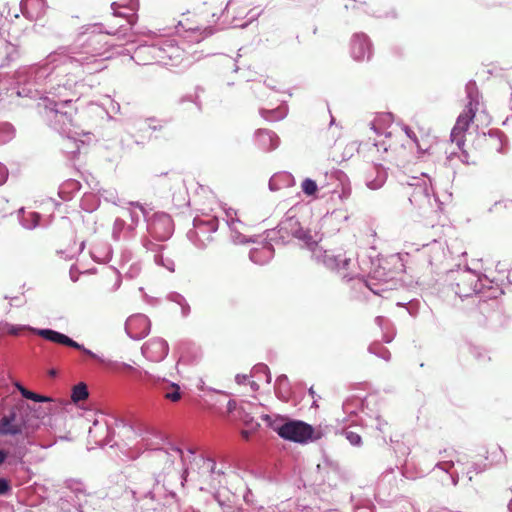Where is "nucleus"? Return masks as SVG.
<instances>
[{"instance_id": "1", "label": "nucleus", "mask_w": 512, "mask_h": 512, "mask_svg": "<svg viewBox=\"0 0 512 512\" xmlns=\"http://www.w3.org/2000/svg\"><path fill=\"white\" fill-rule=\"evenodd\" d=\"M95 37L86 46L74 45L50 53L43 63L24 67L17 72L18 96L38 98V110L50 127L65 136L64 151L73 157L79 153L78 137L83 134L73 117L71 107L78 99L77 87L81 72L93 73L102 69L97 56L100 49L92 47Z\"/></svg>"}, {"instance_id": "2", "label": "nucleus", "mask_w": 512, "mask_h": 512, "mask_svg": "<svg viewBox=\"0 0 512 512\" xmlns=\"http://www.w3.org/2000/svg\"><path fill=\"white\" fill-rule=\"evenodd\" d=\"M278 233L283 242L290 236L303 242L304 246L311 251L312 258L325 267L339 272L348 270L351 258L346 255H336L330 251L323 250L322 247L318 245L321 241V236L316 232L312 233L310 230H304L298 219L289 213L278 225ZM342 276L343 278L352 279V277L345 272H342Z\"/></svg>"}, {"instance_id": "3", "label": "nucleus", "mask_w": 512, "mask_h": 512, "mask_svg": "<svg viewBox=\"0 0 512 512\" xmlns=\"http://www.w3.org/2000/svg\"><path fill=\"white\" fill-rule=\"evenodd\" d=\"M123 432L128 436V437H134V439H137L139 438L140 440L137 441V445H140V447H138V452L142 449H152V450H157V458L159 460H163L165 461L166 465H168V467H171L174 463V460L176 457H179L182 459L183 463L185 464L188 460L190 461V458L193 457L194 461H196V464L200 465L199 467V474L202 476V477H205L207 479H210L211 480V483L216 480L217 477H220L221 475L224 474V471L222 469H216V463L213 459H210V458H204V457H199V458H196L194 457L195 455V451L191 448H189L187 450V455H184L183 451L178 448V447H171L170 450H162V449H159V445H160V441H162V437L156 433H152V432H142V431H137L135 430V428L133 426H123Z\"/></svg>"}, {"instance_id": "4", "label": "nucleus", "mask_w": 512, "mask_h": 512, "mask_svg": "<svg viewBox=\"0 0 512 512\" xmlns=\"http://www.w3.org/2000/svg\"><path fill=\"white\" fill-rule=\"evenodd\" d=\"M135 57L144 65L156 62L165 66H175L183 60L184 49L175 39L165 38L157 43L138 47Z\"/></svg>"}, {"instance_id": "5", "label": "nucleus", "mask_w": 512, "mask_h": 512, "mask_svg": "<svg viewBox=\"0 0 512 512\" xmlns=\"http://www.w3.org/2000/svg\"><path fill=\"white\" fill-rule=\"evenodd\" d=\"M454 281L453 290L460 298H467L482 293L485 288L491 290L487 297L496 298L502 291L491 286L492 281L487 276H481L476 271L464 268L451 273Z\"/></svg>"}, {"instance_id": "6", "label": "nucleus", "mask_w": 512, "mask_h": 512, "mask_svg": "<svg viewBox=\"0 0 512 512\" xmlns=\"http://www.w3.org/2000/svg\"><path fill=\"white\" fill-rule=\"evenodd\" d=\"M408 185L412 188L409 201L415 214L423 218L437 214L440 207L437 199L431 194L430 179L413 177Z\"/></svg>"}, {"instance_id": "7", "label": "nucleus", "mask_w": 512, "mask_h": 512, "mask_svg": "<svg viewBox=\"0 0 512 512\" xmlns=\"http://www.w3.org/2000/svg\"><path fill=\"white\" fill-rule=\"evenodd\" d=\"M465 90L468 104L464 111L458 116L450 135L451 141L455 143L459 149L464 145V132L468 129L479 108V92L476 83L473 81L468 82Z\"/></svg>"}, {"instance_id": "8", "label": "nucleus", "mask_w": 512, "mask_h": 512, "mask_svg": "<svg viewBox=\"0 0 512 512\" xmlns=\"http://www.w3.org/2000/svg\"><path fill=\"white\" fill-rule=\"evenodd\" d=\"M264 419L269 422L271 428L283 439L297 443H306L313 438L314 429L305 422L296 420L284 421V419L271 421V417L268 415Z\"/></svg>"}, {"instance_id": "9", "label": "nucleus", "mask_w": 512, "mask_h": 512, "mask_svg": "<svg viewBox=\"0 0 512 512\" xmlns=\"http://www.w3.org/2000/svg\"><path fill=\"white\" fill-rule=\"evenodd\" d=\"M123 212V217H117L112 226V238L116 241L133 238L137 225L145 217V210L139 203H130Z\"/></svg>"}, {"instance_id": "10", "label": "nucleus", "mask_w": 512, "mask_h": 512, "mask_svg": "<svg viewBox=\"0 0 512 512\" xmlns=\"http://www.w3.org/2000/svg\"><path fill=\"white\" fill-rule=\"evenodd\" d=\"M218 219L196 217L193 221V229L189 230V240L198 248H205L212 241V234L218 229Z\"/></svg>"}, {"instance_id": "11", "label": "nucleus", "mask_w": 512, "mask_h": 512, "mask_svg": "<svg viewBox=\"0 0 512 512\" xmlns=\"http://www.w3.org/2000/svg\"><path fill=\"white\" fill-rule=\"evenodd\" d=\"M35 331L38 333L39 336L43 337L46 340L80 350L83 353H85L87 356H90L91 358L96 359L105 365H108V366L116 365V362L106 360V359L98 356L97 354H95L91 350L85 348L82 344L77 343L76 341L69 338L65 334H62L60 332H57V331L51 330V329L35 330Z\"/></svg>"}, {"instance_id": "12", "label": "nucleus", "mask_w": 512, "mask_h": 512, "mask_svg": "<svg viewBox=\"0 0 512 512\" xmlns=\"http://www.w3.org/2000/svg\"><path fill=\"white\" fill-rule=\"evenodd\" d=\"M174 226L171 217L166 213H156L147 223V231L157 240L165 241L173 233Z\"/></svg>"}, {"instance_id": "13", "label": "nucleus", "mask_w": 512, "mask_h": 512, "mask_svg": "<svg viewBox=\"0 0 512 512\" xmlns=\"http://www.w3.org/2000/svg\"><path fill=\"white\" fill-rule=\"evenodd\" d=\"M225 222L230 230L231 240L236 244L246 243V231L248 226L244 223L238 214V211L233 208H224Z\"/></svg>"}, {"instance_id": "14", "label": "nucleus", "mask_w": 512, "mask_h": 512, "mask_svg": "<svg viewBox=\"0 0 512 512\" xmlns=\"http://www.w3.org/2000/svg\"><path fill=\"white\" fill-rule=\"evenodd\" d=\"M351 57L358 62L368 61L372 57V44L364 33H355L350 42Z\"/></svg>"}, {"instance_id": "15", "label": "nucleus", "mask_w": 512, "mask_h": 512, "mask_svg": "<svg viewBox=\"0 0 512 512\" xmlns=\"http://www.w3.org/2000/svg\"><path fill=\"white\" fill-rule=\"evenodd\" d=\"M141 350L146 359L152 362H160L168 355L169 345L163 338L155 337L148 340Z\"/></svg>"}, {"instance_id": "16", "label": "nucleus", "mask_w": 512, "mask_h": 512, "mask_svg": "<svg viewBox=\"0 0 512 512\" xmlns=\"http://www.w3.org/2000/svg\"><path fill=\"white\" fill-rule=\"evenodd\" d=\"M150 320L143 314L130 316L125 324V330L130 338L139 340L148 335L150 331Z\"/></svg>"}, {"instance_id": "17", "label": "nucleus", "mask_w": 512, "mask_h": 512, "mask_svg": "<svg viewBox=\"0 0 512 512\" xmlns=\"http://www.w3.org/2000/svg\"><path fill=\"white\" fill-rule=\"evenodd\" d=\"M48 5L46 0H21L20 10L25 18L37 21L46 14Z\"/></svg>"}, {"instance_id": "18", "label": "nucleus", "mask_w": 512, "mask_h": 512, "mask_svg": "<svg viewBox=\"0 0 512 512\" xmlns=\"http://www.w3.org/2000/svg\"><path fill=\"white\" fill-rule=\"evenodd\" d=\"M143 245L148 251L154 253L153 259L155 264L164 267L169 272L175 271V263L173 259L169 256H165L163 253L166 248L164 245L154 244L149 240H145Z\"/></svg>"}, {"instance_id": "19", "label": "nucleus", "mask_w": 512, "mask_h": 512, "mask_svg": "<svg viewBox=\"0 0 512 512\" xmlns=\"http://www.w3.org/2000/svg\"><path fill=\"white\" fill-rule=\"evenodd\" d=\"M387 180V172L381 165H374L366 173L365 183L371 190L380 189Z\"/></svg>"}, {"instance_id": "20", "label": "nucleus", "mask_w": 512, "mask_h": 512, "mask_svg": "<svg viewBox=\"0 0 512 512\" xmlns=\"http://www.w3.org/2000/svg\"><path fill=\"white\" fill-rule=\"evenodd\" d=\"M258 146L265 151H271L279 146V137L270 130L259 129L256 132Z\"/></svg>"}, {"instance_id": "21", "label": "nucleus", "mask_w": 512, "mask_h": 512, "mask_svg": "<svg viewBox=\"0 0 512 512\" xmlns=\"http://www.w3.org/2000/svg\"><path fill=\"white\" fill-rule=\"evenodd\" d=\"M109 435V428L105 423H100L98 420L93 422V427L89 429L90 438L94 439L96 444L106 445L110 440L106 439Z\"/></svg>"}, {"instance_id": "22", "label": "nucleus", "mask_w": 512, "mask_h": 512, "mask_svg": "<svg viewBox=\"0 0 512 512\" xmlns=\"http://www.w3.org/2000/svg\"><path fill=\"white\" fill-rule=\"evenodd\" d=\"M274 254V249L271 244H265L260 248H253L250 250L249 257L252 262L263 265L267 263Z\"/></svg>"}, {"instance_id": "23", "label": "nucleus", "mask_w": 512, "mask_h": 512, "mask_svg": "<svg viewBox=\"0 0 512 512\" xmlns=\"http://www.w3.org/2000/svg\"><path fill=\"white\" fill-rule=\"evenodd\" d=\"M454 467V461L452 459L449 460H441L438 461L434 467L435 470H441L447 474L446 479H442V484L446 485L448 480L451 482L453 486H456L459 482V475L457 473H451V469Z\"/></svg>"}, {"instance_id": "24", "label": "nucleus", "mask_w": 512, "mask_h": 512, "mask_svg": "<svg viewBox=\"0 0 512 512\" xmlns=\"http://www.w3.org/2000/svg\"><path fill=\"white\" fill-rule=\"evenodd\" d=\"M15 414L4 416L0 420V435H16L21 433V425L14 422Z\"/></svg>"}, {"instance_id": "25", "label": "nucleus", "mask_w": 512, "mask_h": 512, "mask_svg": "<svg viewBox=\"0 0 512 512\" xmlns=\"http://www.w3.org/2000/svg\"><path fill=\"white\" fill-rule=\"evenodd\" d=\"M149 495L151 499L160 502L168 497L174 498L175 492L173 489L168 488L165 483L161 484L157 480L156 484L153 486V489L149 492Z\"/></svg>"}, {"instance_id": "26", "label": "nucleus", "mask_w": 512, "mask_h": 512, "mask_svg": "<svg viewBox=\"0 0 512 512\" xmlns=\"http://www.w3.org/2000/svg\"><path fill=\"white\" fill-rule=\"evenodd\" d=\"M19 220L21 225L28 230L39 225L40 215L36 212H25L24 208L19 209Z\"/></svg>"}, {"instance_id": "27", "label": "nucleus", "mask_w": 512, "mask_h": 512, "mask_svg": "<svg viewBox=\"0 0 512 512\" xmlns=\"http://www.w3.org/2000/svg\"><path fill=\"white\" fill-rule=\"evenodd\" d=\"M390 122H391V115L390 114L379 115L371 123V128L374 130V132L378 136L385 135V137H390L392 132L391 131H387V127H385V125L390 123Z\"/></svg>"}, {"instance_id": "28", "label": "nucleus", "mask_w": 512, "mask_h": 512, "mask_svg": "<svg viewBox=\"0 0 512 512\" xmlns=\"http://www.w3.org/2000/svg\"><path fill=\"white\" fill-rule=\"evenodd\" d=\"M402 130L407 135V137L413 141V143L416 145L418 152L420 154L430 152V150L432 149V145L430 143H428L427 140H425V139L419 140L417 138L416 134L408 126H403Z\"/></svg>"}, {"instance_id": "29", "label": "nucleus", "mask_w": 512, "mask_h": 512, "mask_svg": "<svg viewBox=\"0 0 512 512\" xmlns=\"http://www.w3.org/2000/svg\"><path fill=\"white\" fill-rule=\"evenodd\" d=\"M161 389L163 391L165 398H167L173 402L180 400L181 393L179 391L180 388L177 384L170 383V382L163 380Z\"/></svg>"}, {"instance_id": "30", "label": "nucleus", "mask_w": 512, "mask_h": 512, "mask_svg": "<svg viewBox=\"0 0 512 512\" xmlns=\"http://www.w3.org/2000/svg\"><path fill=\"white\" fill-rule=\"evenodd\" d=\"M275 390L278 397L287 400L290 395L289 381L286 375H280L276 379Z\"/></svg>"}, {"instance_id": "31", "label": "nucleus", "mask_w": 512, "mask_h": 512, "mask_svg": "<svg viewBox=\"0 0 512 512\" xmlns=\"http://www.w3.org/2000/svg\"><path fill=\"white\" fill-rule=\"evenodd\" d=\"M261 116L268 121H277L283 119L287 115V109L285 107H278L276 109L260 111Z\"/></svg>"}, {"instance_id": "32", "label": "nucleus", "mask_w": 512, "mask_h": 512, "mask_svg": "<svg viewBox=\"0 0 512 512\" xmlns=\"http://www.w3.org/2000/svg\"><path fill=\"white\" fill-rule=\"evenodd\" d=\"M168 299L171 302H174V303H176L177 305L180 306L181 314H182L183 317H187L189 315V313H190V306H189L188 302L186 301V299L184 298V296H182L179 293H171L168 296Z\"/></svg>"}, {"instance_id": "33", "label": "nucleus", "mask_w": 512, "mask_h": 512, "mask_svg": "<svg viewBox=\"0 0 512 512\" xmlns=\"http://www.w3.org/2000/svg\"><path fill=\"white\" fill-rule=\"evenodd\" d=\"M375 321H376L377 325H378V326L383 330V332H384V334H383V340H384L386 343L391 342V341L393 340V338H394L395 333H394V331H393V330H391V332L389 331V330H390V328H389V326H390L389 321H388L386 318L382 317V316H378V317H376Z\"/></svg>"}, {"instance_id": "34", "label": "nucleus", "mask_w": 512, "mask_h": 512, "mask_svg": "<svg viewBox=\"0 0 512 512\" xmlns=\"http://www.w3.org/2000/svg\"><path fill=\"white\" fill-rule=\"evenodd\" d=\"M88 389L84 383H79L74 386L72 390V400L77 403L79 401L85 400L88 397Z\"/></svg>"}, {"instance_id": "35", "label": "nucleus", "mask_w": 512, "mask_h": 512, "mask_svg": "<svg viewBox=\"0 0 512 512\" xmlns=\"http://www.w3.org/2000/svg\"><path fill=\"white\" fill-rule=\"evenodd\" d=\"M362 406V400L359 398H351L343 403V412L349 416L356 413V409Z\"/></svg>"}, {"instance_id": "36", "label": "nucleus", "mask_w": 512, "mask_h": 512, "mask_svg": "<svg viewBox=\"0 0 512 512\" xmlns=\"http://www.w3.org/2000/svg\"><path fill=\"white\" fill-rule=\"evenodd\" d=\"M14 137V128L10 123H0V142L5 143Z\"/></svg>"}, {"instance_id": "37", "label": "nucleus", "mask_w": 512, "mask_h": 512, "mask_svg": "<svg viewBox=\"0 0 512 512\" xmlns=\"http://www.w3.org/2000/svg\"><path fill=\"white\" fill-rule=\"evenodd\" d=\"M366 426H370L372 428H375L379 432L384 433L386 431L388 423H387V421L382 419L379 415H377L374 418L370 417L369 421L366 422Z\"/></svg>"}, {"instance_id": "38", "label": "nucleus", "mask_w": 512, "mask_h": 512, "mask_svg": "<svg viewBox=\"0 0 512 512\" xmlns=\"http://www.w3.org/2000/svg\"><path fill=\"white\" fill-rule=\"evenodd\" d=\"M369 352L377 355L378 357L388 361L390 359V352L385 347L381 346L378 343H374L369 346Z\"/></svg>"}, {"instance_id": "39", "label": "nucleus", "mask_w": 512, "mask_h": 512, "mask_svg": "<svg viewBox=\"0 0 512 512\" xmlns=\"http://www.w3.org/2000/svg\"><path fill=\"white\" fill-rule=\"evenodd\" d=\"M301 188L304 194H306L307 196H312L316 193L318 186L314 180L306 178L302 181Z\"/></svg>"}, {"instance_id": "40", "label": "nucleus", "mask_w": 512, "mask_h": 512, "mask_svg": "<svg viewBox=\"0 0 512 512\" xmlns=\"http://www.w3.org/2000/svg\"><path fill=\"white\" fill-rule=\"evenodd\" d=\"M343 434H344L345 438L350 442L351 445L359 446L361 444V436L359 435V433L349 430V429H345L343 431Z\"/></svg>"}, {"instance_id": "41", "label": "nucleus", "mask_w": 512, "mask_h": 512, "mask_svg": "<svg viewBox=\"0 0 512 512\" xmlns=\"http://www.w3.org/2000/svg\"><path fill=\"white\" fill-rule=\"evenodd\" d=\"M26 328L30 329L31 331H33L34 333H36L38 335V333L35 331L36 330L35 328H30V327L20 326V325L5 324L4 330L8 334L18 335L22 330H24Z\"/></svg>"}, {"instance_id": "42", "label": "nucleus", "mask_w": 512, "mask_h": 512, "mask_svg": "<svg viewBox=\"0 0 512 512\" xmlns=\"http://www.w3.org/2000/svg\"><path fill=\"white\" fill-rule=\"evenodd\" d=\"M253 373H254V375H256L258 373H262L266 377V382L267 383L271 382V375H270V372H269V368L265 364H257V365H255L253 367Z\"/></svg>"}, {"instance_id": "43", "label": "nucleus", "mask_w": 512, "mask_h": 512, "mask_svg": "<svg viewBox=\"0 0 512 512\" xmlns=\"http://www.w3.org/2000/svg\"><path fill=\"white\" fill-rule=\"evenodd\" d=\"M24 398L26 399H30V400H33L35 402H48L50 401V399L48 397H45V396H41V395H38L34 392H31V391H24Z\"/></svg>"}, {"instance_id": "44", "label": "nucleus", "mask_w": 512, "mask_h": 512, "mask_svg": "<svg viewBox=\"0 0 512 512\" xmlns=\"http://www.w3.org/2000/svg\"><path fill=\"white\" fill-rule=\"evenodd\" d=\"M141 271V267L139 264L137 263H134L130 266V268L126 271V275L129 277V278H135L139 275Z\"/></svg>"}, {"instance_id": "45", "label": "nucleus", "mask_w": 512, "mask_h": 512, "mask_svg": "<svg viewBox=\"0 0 512 512\" xmlns=\"http://www.w3.org/2000/svg\"><path fill=\"white\" fill-rule=\"evenodd\" d=\"M280 178H285L286 180H291V177L290 175H280V176H273L270 181H269V188L271 190H277L279 189L278 185H277V181L280 179Z\"/></svg>"}, {"instance_id": "46", "label": "nucleus", "mask_w": 512, "mask_h": 512, "mask_svg": "<svg viewBox=\"0 0 512 512\" xmlns=\"http://www.w3.org/2000/svg\"><path fill=\"white\" fill-rule=\"evenodd\" d=\"M148 127L152 130H160L163 128V124L161 121L155 119V118H149L146 120Z\"/></svg>"}, {"instance_id": "47", "label": "nucleus", "mask_w": 512, "mask_h": 512, "mask_svg": "<svg viewBox=\"0 0 512 512\" xmlns=\"http://www.w3.org/2000/svg\"><path fill=\"white\" fill-rule=\"evenodd\" d=\"M9 490H10L9 482L4 478H0V495L6 494Z\"/></svg>"}, {"instance_id": "48", "label": "nucleus", "mask_w": 512, "mask_h": 512, "mask_svg": "<svg viewBox=\"0 0 512 512\" xmlns=\"http://www.w3.org/2000/svg\"><path fill=\"white\" fill-rule=\"evenodd\" d=\"M8 169L0 163V185L4 184L8 178Z\"/></svg>"}, {"instance_id": "49", "label": "nucleus", "mask_w": 512, "mask_h": 512, "mask_svg": "<svg viewBox=\"0 0 512 512\" xmlns=\"http://www.w3.org/2000/svg\"><path fill=\"white\" fill-rule=\"evenodd\" d=\"M372 148L377 150L378 152L380 150H382L383 152L387 153L388 152V146L386 145L385 142H380V141H376L373 145H372Z\"/></svg>"}, {"instance_id": "50", "label": "nucleus", "mask_w": 512, "mask_h": 512, "mask_svg": "<svg viewBox=\"0 0 512 512\" xmlns=\"http://www.w3.org/2000/svg\"><path fill=\"white\" fill-rule=\"evenodd\" d=\"M358 283L361 285V286H365L366 288H368L369 290H371L374 294L376 295H381V293L384 291V290H379V289H373L371 287V285L367 282H364L363 280L361 279H358Z\"/></svg>"}, {"instance_id": "51", "label": "nucleus", "mask_w": 512, "mask_h": 512, "mask_svg": "<svg viewBox=\"0 0 512 512\" xmlns=\"http://www.w3.org/2000/svg\"><path fill=\"white\" fill-rule=\"evenodd\" d=\"M248 379V376L247 375H243V374H237L236 377H235V381L238 383V384H244Z\"/></svg>"}, {"instance_id": "52", "label": "nucleus", "mask_w": 512, "mask_h": 512, "mask_svg": "<svg viewBox=\"0 0 512 512\" xmlns=\"http://www.w3.org/2000/svg\"><path fill=\"white\" fill-rule=\"evenodd\" d=\"M203 33L204 35L201 34V36L197 37L196 38V41H201L202 39H204L205 37H207L208 35H211L213 33V30L211 28H205L203 30Z\"/></svg>"}, {"instance_id": "53", "label": "nucleus", "mask_w": 512, "mask_h": 512, "mask_svg": "<svg viewBox=\"0 0 512 512\" xmlns=\"http://www.w3.org/2000/svg\"><path fill=\"white\" fill-rule=\"evenodd\" d=\"M496 452H497V458L495 461L500 462L502 460V458H504L503 451L500 447H497Z\"/></svg>"}, {"instance_id": "54", "label": "nucleus", "mask_w": 512, "mask_h": 512, "mask_svg": "<svg viewBox=\"0 0 512 512\" xmlns=\"http://www.w3.org/2000/svg\"><path fill=\"white\" fill-rule=\"evenodd\" d=\"M130 9L131 10H136L139 6V1L138 0H130Z\"/></svg>"}, {"instance_id": "55", "label": "nucleus", "mask_w": 512, "mask_h": 512, "mask_svg": "<svg viewBox=\"0 0 512 512\" xmlns=\"http://www.w3.org/2000/svg\"><path fill=\"white\" fill-rule=\"evenodd\" d=\"M111 7H112V9H113V11H114V15H115V16H122V14H121V13L117 12V7H119V6H118V4H117L116 2H113V3H112V5H111Z\"/></svg>"}, {"instance_id": "56", "label": "nucleus", "mask_w": 512, "mask_h": 512, "mask_svg": "<svg viewBox=\"0 0 512 512\" xmlns=\"http://www.w3.org/2000/svg\"><path fill=\"white\" fill-rule=\"evenodd\" d=\"M349 195H350V189H349V188H347V189H346V188H343L341 198L346 199V198H348V197H349Z\"/></svg>"}, {"instance_id": "57", "label": "nucleus", "mask_w": 512, "mask_h": 512, "mask_svg": "<svg viewBox=\"0 0 512 512\" xmlns=\"http://www.w3.org/2000/svg\"><path fill=\"white\" fill-rule=\"evenodd\" d=\"M6 458H7V453H6V452H4L3 450H0V465H1L2 463H4V461L6 460Z\"/></svg>"}, {"instance_id": "58", "label": "nucleus", "mask_w": 512, "mask_h": 512, "mask_svg": "<svg viewBox=\"0 0 512 512\" xmlns=\"http://www.w3.org/2000/svg\"><path fill=\"white\" fill-rule=\"evenodd\" d=\"M16 387L19 390V392L21 393V395L24 397V393H25L24 391H28V389H26L24 386H22L19 383L16 384Z\"/></svg>"}, {"instance_id": "59", "label": "nucleus", "mask_w": 512, "mask_h": 512, "mask_svg": "<svg viewBox=\"0 0 512 512\" xmlns=\"http://www.w3.org/2000/svg\"><path fill=\"white\" fill-rule=\"evenodd\" d=\"M16 387L19 390V392L21 393V395L24 397V393H25L24 391H28V389H26L24 386H22L19 383L16 384Z\"/></svg>"}, {"instance_id": "60", "label": "nucleus", "mask_w": 512, "mask_h": 512, "mask_svg": "<svg viewBox=\"0 0 512 512\" xmlns=\"http://www.w3.org/2000/svg\"><path fill=\"white\" fill-rule=\"evenodd\" d=\"M446 453L447 457L452 458L454 451L448 452L446 449L444 451H440L439 454Z\"/></svg>"}, {"instance_id": "61", "label": "nucleus", "mask_w": 512, "mask_h": 512, "mask_svg": "<svg viewBox=\"0 0 512 512\" xmlns=\"http://www.w3.org/2000/svg\"><path fill=\"white\" fill-rule=\"evenodd\" d=\"M250 386L252 390L256 391L258 389V384L255 381L250 382Z\"/></svg>"}, {"instance_id": "62", "label": "nucleus", "mask_w": 512, "mask_h": 512, "mask_svg": "<svg viewBox=\"0 0 512 512\" xmlns=\"http://www.w3.org/2000/svg\"><path fill=\"white\" fill-rule=\"evenodd\" d=\"M67 185H68L69 187H71V188H77L78 183H77V182H75V181H72V182L67 183Z\"/></svg>"}, {"instance_id": "63", "label": "nucleus", "mask_w": 512, "mask_h": 512, "mask_svg": "<svg viewBox=\"0 0 512 512\" xmlns=\"http://www.w3.org/2000/svg\"><path fill=\"white\" fill-rule=\"evenodd\" d=\"M120 366L125 368V369H132V366L127 364V363H122V364H120Z\"/></svg>"}, {"instance_id": "64", "label": "nucleus", "mask_w": 512, "mask_h": 512, "mask_svg": "<svg viewBox=\"0 0 512 512\" xmlns=\"http://www.w3.org/2000/svg\"><path fill=\"white\" fill-rule=\"evenodd\" d=\"M508 280L512 283V270L508 274Z\"/></svg>"}]
</instances>
